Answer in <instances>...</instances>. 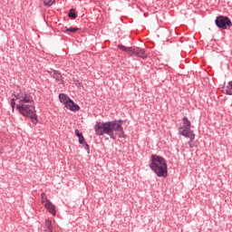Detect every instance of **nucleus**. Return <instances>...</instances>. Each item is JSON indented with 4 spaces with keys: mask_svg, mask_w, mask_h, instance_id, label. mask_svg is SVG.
I'll use <instances>...</instances> for the list:
<instances>
[{
    "mask_svg": "<svg viewBox=\"0 0 232 232\" xmlns=\"http://www.w3.org/2000/svg\"><path fill=\"white\" fill-rule=\"evenodd\" d=\"M11 107L13 110L16 107L21 115L30 117L32 122L37 124V114L34 106V97L31 93L20 92L17 94H12Z\"/></svg>",
    "mask_w": 232,
    "mask_h": 232,
    "instance_id": "1",
    "label": "nucleus"
},
{
    "mask_svg": "<svg viewBox=\"0 0 232 232\" xmlns=\"http://www.w3.org/2000/svg\"><path fill=\"white\" fill-rule=\"evenodd\" d=\"M95 132L97 135H109L111 139H126V134L122 126L118 121H111L107 123L98 122L95 125Z\"/></svg>",
    "mask_w": 232,
    "mask_h": 232,
    "instance_id": "2",
    "label": "nucleus"
},
{
    "mask_svg": "<svg viewBox=\"0 0 232 232\" xmlns=\"http://www.w3.org/2000/svg\"><path fill=\"white\" fill-rule=\"evenodd\" d=\"M149 166L157 177H162L163 179L168 177V162L162 156L152 154Z\"/></svg>",
    "mask_w": 232,
    "mask_h": 232,
    "instance_id": "3",
    "label": "nucleus"
},
{
    "mask_svg": "<svg viewBox=\"0 0 232 232\" xmlns=\"http://www.w3.org/2000/svg\"><path fill=\"white\" fill-rule=\"evenodd\" d=\"M182 121V126L179 128V135L187 137L190 140H194L195 133L193 130H191V121L188 119V117H184Z\"/></svg>",
    "mask_w": 232,
    "mask_h": 232,
    "instance_id": "4",
    "label": "nucleus"
},
{
    "mask_svg": "<svg viewBox=\"0 0 232 232\" xmlns=\"http://www.w3.org/2000/svg\"><path fill=\"white\" fill-rule=\"evenodd\" d=\"M118 48L121 50L122 52H126L130 55V57L136 56L140 57V59H148V53H146V51L144 49H135V47H126L122 44L118 45Z\"/></svg>",
    "mask_w": 232,
    "mask_h": 232,
    "instance_id": "5",
    "label": "nucleus"
},
{
    "mask_svg": "<svg viewBox=\"0 0 232 232\" xmlns=\"http://www.w3.org/2000/svg\"><path fill=\"white\" fill-rule=\"evenodd\" d=\"M59 101L62 102V104H64L65 108L67 110H70V111H79L81 110V107L73 102L67 94L60 93L59 94Z\"/></svg>",
    "mask_w": 232,
    "mask_h": 232,
    "instance_id": "6",
    "label": "nucleus"
},
{
    "mask_svg": "<svg viewBox=\"0 0 232 232\" xmlns=\"http://www.w3.org/2000/svg\"><path fill=\"white\" fill-rule=\"evenodd\" d=\"M41 204L45 208L46 211L55 217L57 215V207L48 199V196L44 192L41 194Z\"/></svg>",
    "mask_w": 232,
    "mask_h": 232,
    "instance_id": "7",
    "label": "nucleus"
},
{
    "mask_svg": "<svg viewBox=\"0 0 232 232\" xmlns=\"http://www.w3.org/2000/svg\"><path fill=\"white\" fill-rule=\"evenodd\" d=\"M216 24L218 28L226 30L227 28H230L232 23L227 16H218L216 18Z\"/></svg>",
    "mask_w": 232,
    "mask_h": 232,
    "instance_id": "8",
    "label": "nucleus"
},
{
    "mask_svg": "<svg viewBox=\"0 0 232 232\" xmlns=\"http://www.w3.org/2000/svg\"><path fill=\"white\" fill-rule=\"evenodd\" d=\"M44 231L53 232V227L52 226V221L50 219H46L44 222Z\"/></svg>",
    "mask_w": 232,
    "mask_h": 232,
    "instance_id": "9",
    "label": "nucleus"
},
{
    "mask_svg": "<svg viewBox=\"0 0 232 232\" xmlns=\"http://www.w3.org/2000/svg\"><path fill=\"white\" fill-rule=\"evenodd\" d=\"M222 92L227 95H232V81L228 82V83L227 84V86H225Z\"/></svg>",
    "mask_w": 232,
    "mask_h": 232,
    "instance_id": "10",
    "label": "nucleus"
},
{
    "mask_svg": "<svg viewBox=\"0 0 232 232\" xmlns=\"http://www.w3.org/2000/svg\"><path fill=\"white\" fill-rule=\"evenodd\" d=\"M75 135L78 137L79 139V144H84L86 142V140H84V136L82 135V133L81 131H79V130H75Z\"/></svg>",
    "mask_w": 232,
    "mask_h": 232,
    "instance_id": "11",
    "label": "nucleus"
},
{
    "mask_svg": "<svg viewBox=\"0 0 232 232\" xmlns=\"http://www.w3.org/2000/svg\"><path fill=\"white\" fill-rule=\"evenodd\" d=\"M53 79H55V81H57L58 82H63V75L58 72H54L53 73Z\"/></svg>",
    "mask_w": 232,
    "mask_h": 232,
    "instance_id": "12",
    "label": "nucleus"
},
{
    "mask_svg": "<svg viewBox=\"0 0 232 232\" xmlns=\"http://www.w3.org/2000/svg\"><path fill=\"white\" fill-rule=\"evenodd\" d=\"M69 17H70V19H76L77 14H75V10L71 9V11L69 13Z\"/></svg>",
    "mask_w": 232,
    "mask_h": 232,
    "instance_id": "13",
    "label": "nucleus"
},
{
    "mask_svg": "<svg viewBox=\"0 0 232 232\" xmlns=\"http://www.w3.org/2000/svg\"><path fill=\"white\" fill-rule=\"evenodd\" d=\"M79 28L77 27H69L66 29V32H71L72 34H75V32H78Z\"/></svg>",
    "mask_w": 232,
    "mask_h": 232,
    "instance_id": "14",
    "label": "nucleus"
},
{
    "mask_svg": "<svg viewBox=\"0 0 232 232\" xmlns=\"http://www.w3.org/2000/svg\"><path fill=\"white\" fill-rule=\"evenodd\" d=\"M44 6H52L53 5V0L44 1Z\"/></svg>",
    "mask_w": 232,
    "mask_h": 232,
    "instance_id": "15",
    "label": "nucleus"
},
{
    "mask_svg": "<svg viewBox=\"0 0 232 232\" xmlns=\"http://www.w3.org/2000/svg\"><path fill=\"white\" fill-rule=\"evenodd\" d=\"M84 144V147H85V150L87 151V153H90V145H88V143H83Z\"/></svg>",
    "mask_w": 232,
    "mask_h": 232,
    "instance_id": "16",
    "label": "nucleus"
},
{
    "mask_svg": "<svg viewBox=\"0 0 232 232\" xmlns=\"http://www.w3.org/2000/svg\"><path fill=\"white\" fill-rule=\"evenodd\" d=\"M0 153H3V149H0Z\"/></svg>",
    "mask_w": 232,
    "mask_h": 232,
    "instance_id": "17",
    "label": "nucleus"
},
{
    "mask_svg": "<svg viewBox=\"0 0 232 232\" xmlns=\"http://www.w3.org/2000/svg\"><path fill=\"white\" fill-rule=\"evenodd\" d=\"M53 3H55V0H52Z\"/></svg>",
    "mask_w": 232,
    "mask_h": 232,
    "instance_id": "18",
    "label": "nucleus"
}]
</instances>
